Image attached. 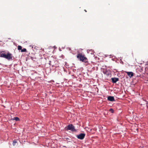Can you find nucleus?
<instances>
[{"mask_svg": "<svg viewBox=\"0 0 148 148\" xmlns=\"http://www.w3.org/2000/svg\"><path fill=\"white\" fill-rule=\"evenodd\" d=\"M85 136V134L84 133H81L77 135V137L79 139L81 140L83 139Z\"/></svg>", "mask_w": 148, "mask_h": 148, "instance_id": "7ed1b4c3", "label": "nucleus"}, {"mask_svg": "<svg viewBox=\"0 0 148 148\" xmlns=\"http://www.w3.org/2000/svg\"><path fill=\"white\" fill-rule=\"evenodd\" d=\"M111 80L113 83H116L117 81H119V79L118 78H112Z\"/></svg>", "mask_w": 148, "mask_h": 148, "instance_id": "39448f33", "label": "nucleus"}, {"mask_svg": "<svg viewBox=\"0 0 148 148\" xmlns=\"http://www.w3.org/2000/svg\"><path fill=\"white\" fill-rule=\"evenodd\" d=\"M147 104H148V102H147Z\"/></svg>", "mask_w": 148, "mask_h": 148, "instance_id": "f3484780", "label": "nucleus"}, {"mask_svg": "<svg viewBox=\"0 0 148 148\" xmlns=\"http://www.w3.org/2000/svg\"><path fill=\"white\" fill-rule=\"evenodd\" d=\"M13 120H15L16 121H19V119L17 117H14L13 119Z\"/></svg>", "mask_w": 148, "mask_h": 148, "instance_id": "1a4fd4ad", "label": "nucleus"}, {"mask_svg": "<svg viewBox=\"0 0 148 148\" xmlns=\"http://www.w3.org/2000/svg\"><path fill=\"white\" fill-rule=\"evenodd\" d=\"M126 72L130 78L133 76V73L132 72Z\"/></svg>", "mask_w": 148, "mask_h": 148, "instance_id": "0eeeda50", "label": "nucleus"}, {"mask_svg": "<svg viewBox=\"0 0 148 148\" xmlns=\"http://www.w3.org/2000/svg\"><path fill=\"white\" fill-rule=\"evenodd\" d=\"M4 58L8 60L12 59V54L9 53H8L7 55L5 54Z\"/></svg>", "mask_w": 148, "mask_h": 148, "instance_id": "20e7f679", "label": "nucleus"}, {"mask_svg": "<svg viewBox=\"0 0 148 148\" xmlns=\"http://www.w3.org/2000/svg\"><path fill=\"white\" fill-rule=\"evenodd\" d=\"M84 11H85L86 12H87V11H86V10H84Z\"/></svg>", "mask_w": 148, "mask_h": 148, "instance_id": "4468645a", "label": "nucleus"}, {"mask_svg": "<svg viewBox=\"0 0 148 148\" xmlns=\"http://www.w3.org/2000/svg\"><path fill=\"white\" fill-rule=\"evenodd\" d=\"M17 143V141L15 140H14L13 141V146L15 145Z\"/></svg>", "mask_w": 148, "mask_h": 148, "instance_id": "9d476101", "label": "nucleus"}, {"mask_svg": "<svg viewBox=\"0 0 148 148\" xmlns=\"http://www.w3.org/2000/svg\"><path fill=\"white\" fill-rule=\"evenodd\" d=\"M106 75H108V74L107 73V72H106Z\"/></svg>", "mask_w": 148, "mask_h": 148, "instance_id": "2eb2a0df", "label": "nucleus"}, {"mask_svg": "<svg viewBox=\"0 0 148 148\" xmlns=\"http://www.w3.org/2000/svg\"><path fill=\"white\" fill-rule=\"evenodd\" d=\"M22 47L21 46H19V45L18 46V50H21L22 49Z\"/></svg>", "mask_w": 148, "mask_h": 148, "instance_id": "f8f14e48", "label": "nucleus"}, {"mask_svg": "<svg viewBox=\"0 0 148 148\" xmlns=\"http://www.w3.org/2000/svg\"><path fill=\"white\" fill-rule=\"evenodd\" d=\"M66 130H71V131H73L75 130V129L74 127L72 124H70L68 126Z\"/></svg>", "mask_w": 148, "mask_h": 148, "instance_id": "f03ea898", "label": "nucleus"}, {"mask_svg": "<svg viewBox=\"0 0 148 148\" xmlns=\"http://www.w3.org/2000/svg\"><path fill=\"white\" fill-rule=\"evenodd\" d=\"M110 111L112 113H113L114 112L113 110L112 109H110Z\"/></svg>", "mask_w": 148, "mask_h": 148, "instance_id": "ddd939ff", "label": "nucleus"}, {"mask_svg": "<svg viewBox=\"0 0 148 148\" xmlns=\"http://www.w3.org/2000/svg\"><path fill=\"white\" fill-rule=\"evenodd\" d=\"M77 58L79 59L80 61L82 62L86 63L88 62V59L87 58L85 57L84 55H83L81 53H79L77 55Z\"/></svg>", "mask_w": 148, "mask_h": 148, "instance_id": "f257e3e1", "label": "nucleus"}, {"mask_svg": "<svg viewBox=\"0 0 148 148\" xmlns=\"http://www.w3.org/2000/svg\"><path fill=\"white\" fill-rule=\"evenodd\" d=\"M26 51V49L24 48L23 49H22L21 50V52H25Z\"/></svg>", "mask_w": 148, "mask_h": 148, "instance_id": "9b49d317", "label": "nucleus"}, {"mask_svg": "<svg viewBox=\"0 0 148 148\" xmlns=\"http://www.w3.org/2000/svg\"><path fill=\"white\" fill-rule=\"evenodd\" d=\"M4 51H0V57L4 58L5 54L4 53Z\"/></svg>", "mask_w": 148, "mask_h": 148, "instance_id": "6e6552de", "label": "nucleus"}, {"mask_svg": "<svg viewBox=\"0 0 148 148\" xmlns=\"http://www.w3.org/2000/svg\"><path fill=\"white\" fill-rule=\"evenodd\" d=\"M49 63H50V62H51V61H49ZM49 64H50V63H49Z\"/></svg>", "mask_w": 148, "mask_h": 148, "instance_id": "dca6fc26", "label": "nucleus"}, {"mask_svg": "<svg viewBox=\"0 0 148 148\" xmlns=\"http://www.w3.org/2000/svg\"><path fill=\"white\" fill-rule=\"evenodd\" d=\"M108 100L111 101H115L114 98V97L112 96H109L108 98Z\"/></svg>", "mask_w": 148, "mask_h": 148, "instance_id": "423d86ee", "label": "nucleus"}]
</instances>
